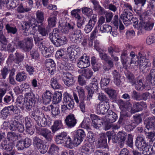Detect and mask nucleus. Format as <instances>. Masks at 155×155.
I'll list each match as a JSON object with an SVG mask.
<instances>
[{"mask_svg": "<svg viewBox=\"0 0 155 155\" xmlns=\"http://www.w3.org/2000/svg\"><path fill=\"white\" fill-rule=\"evenodd\" d=\"M63 102L65 104H67L69 108H72L74 107V102L68 93H65L64 94Z\"/></svg>", "mask_w": 155, "mask_h": 155, "instance_id": "obj_27", "label": "nucleus"}, {"mask_svg": "<svg viewBox=\"0 0 155 155\" xmlns=\"http://www.w3.org/2000/svg\"><path fill=\"white\" fill-rule=\"evenodd\" d=\"M31 117L34 119L36 123L35 126L36 131H37V127L40 129L45 128L42 127H45L47 124V121L45 117L44 114L38 110H35L32 111L30 114Z\"/></svg>", "mask_w": 155, "mask_h": 155, "instance_id": "obj_4", "label": "nucleus"}, {"mask_svg": "<svg viewBox=\"0 0 155 155\" xmlns=\"http://www.w3.org/2000/svg\"><path fill=\"white\" fill-rule=\"evenodd\" d=\"M78 72L87 79H89L91 78L93 74V72L92 70L88 68L84 69L79 70Z\"/></svg>", "mask_w": 155, "mask_h": 155, "instance_id": "obj_34", "label": "nucleus"}, {"mask_svg": "<svg viewBox=\"0 0 155 155\" xmlns=\"http://www.w3.org/2000/svg\"><path fill=\"white\" fill-rule=\"evenodd\" d=\"M127 108V110L133 114L141 111L143 107H146V104L143 102H140L134 103L132 107L131 104H129Z\"/></svg>", "mask_w": 155, "mask_h": 155, "instance_id": "obj_9", "label": "nucleus"}, {"mask_svg": "<svg viewBox=\"0 0 155 155\" xmlns=\"http://www.w3.org/2000/svg\"><path fill=\"white\" fill-rule=\"evenodd\" d=\"M62 126L63 125L61 120H56L51 128L53 134L55 133L56 131L62 128Z\"/></svg>", "mask_w": 155, "mask_h": 155, "instance_id": "obj_32", "label": "nucleus"}, {"mask_svg": "<svg viewBox=\"0 0 155 155\" xmlns=\"http://www.w3.org/2000/svg\"><path fill=\"white\" fill-rule=\"evenodd\" d=\"M90 117L92 120V125L94 127L98 129L103 124V120L102 118L98 117L95 114H91Z\"/></svg>", "mask_w": 155, "mask_h": 155, "instance_id": "obj_16", "label": "nucleus"}, {"mask_svg": "<svg viewBox=\"0 0 155 155\" xmlns=\"http://www.w3.org/2000/svg\"><path fill=\"white\" fill-rule=\"evenodd\" d=\"M37 133L40 135L42 136L45 139V141L47 142H51L52 140V136L51 132L46 128L40 129L37 127Z\"/></svg>", "mask_w": 155, "mask_h": 155, "instance_id": "obj_12", "label": "nucleus"}, {"mask_svg": "<svg viewBox=\"0 0 155 155\" xmlns=\"http://www.w3.org/2000/svg\"><path fill=\"white\" fill-rule=\"evenodd\" d=\"M20 137V135H17L14 133L8 132L7 134V138L9 141H14L18 140Z\"/></svg>", "mask_w": 155, "mask_h": 155, "instance_id": "obj_42", "label": "nucleus"}, {"mask_svg": "<svg viewBox=\"0 0 155 155\" xmlns=\"http://www.w3.org/2000/svg\"><path fill=\"white\" fill-rule=\"evenodd\" d=\"M100 30L103 32H110L111 33L112 31V27L109 25L105 24L101 26L100 27Z\"/></svg>", "mask_w": 155, "mask_h": 155, "instance_id": "obj_52", "label": "nucleus"}, {"mask_svg": "<svg viewBox=\"0 0 155 155\" xmlns=\"http://www.w3.org/2000/svg\"><path fill=\"white\" fill-rule=\"evenodd\" d=\"M58 12L55 11L51 13L50 16L47 19L48 25L51 27H53L55 26L56 23L57 16Z\"/></svg>", "mask_w": 155, "mask_h": 155, "instance_id": "obj_23", "label": "nucleus"}, {"mask_svg": "<svg viewBox=\"0 0 155 155\" xmlns=\"http://www.w3.org/2000/svg\"><path fill=\"white\" fill-rule=\"evenodd\" d=\"M98 146L100 148H106L108 146L107 137L104 134H101L98 140Z\"/></svg>", "mask_w": 155, "mask_h": 155, "instance_id": "obj_25", "label": "nucleus"}, {"mask_svg": "<svg viewBox=\"0 0 155 155\" xmlns=\"http://www.w3.org/2000/svg\"><path fill=\"white\" fill-rule=\"evenodd\" d=\"M51 113L53 117H54L58 115L60 113L58 105L53 106L51 105Z\"/></svg>", "mask_w": 155, "mask_h": 155, "instance_id": "obj_49", "label": "nucleus"}, {"mask_svg": "<svg viewBox=\"0 0 155 155\" xmlns=\"http://www.w3.org/2000/svg\"><path fill=\"white\" fill-rule=\"evenodd\" d=\"M25 67L27 71L30 75H32L34 74L35 71L34 68L31 65L27 64L25 65Z\"/></svg>", "mask_w": 155, "mask_h": 155, "instance_id": "obj_64", "label": "nucleus"}, {"mask_svg": "<svg viewBox=\"0 0 155 155\" xmlns=\"http://www.w3.org/2000/svg\"><path fill=\"white\" fill-rule=\"evenodd\" d=\"M149 120L146 125V128L148 131L146 130L144 132L146 138L150 139L149 144H151L155 135V118L154 117L150 118Z\"/></svg>", "mask_w": 155, "mask_h": 155, "instance_id": "obj_6", "label": "nucleus"}, {"mask_svg": "<svg viewBox=\"0 0 155 155\" xmlns=\"http://www.w3.org/2000/svg\"><path fill=\"white\" fill-rule=\"evenodd\" d=\"M24 57V55L23 54L16 52L14 55L12 54H10L9 58L12 60L15 63L19 64L23 60Z\"/></svg>", "mask_w": 155, "mask_h": 155, "instance_id": "obj_22", "label": "nucleus"}, {"mask_svg": "<svg viewBox=\"0 0 155 155\" xmlns=\"http://www.w3.org/2000/svg\"><path fill=\"white\" fill-rule=\"evenodd\" d=\"M98 52L100 57L101 60L107 62V61H108V59H111V58L107 54L104 53L102 50L99 51Z\"/></svg>", "mask_w": 155, "mask_h": 155, "instance_id": "obj_59", "label": "nucleus"}, {"mask_svg": "<svg viewBox=\"0 0 155 155\" xmlns=\"http://www.w3.org/2000/svg\"><path fill=\"white\" fill-rule=\"evenodd\" d=\"M98 83H95L94 84H91L90 86H86V89H89L90 91L94 92H96L98 90Z\"/></svg>", "mask_w": 155, "mask_h": 155, "instance_id": "obj_60", "label": "nucleus"}, {"mask_svg": "<svg viewBox=\"0 0 155 155\" xmlns=\"http://www.w3.org/2000/svg\"><path fill=\"white\" fill-rule=\"evenodd\" d=\"M63 144L64 146L66 147L72 148L73 147V142L69 136L64 141Z\"/></svg>", "mask_w": 155, "mask_h": 155, "instance_id": "obj_46", "label": "nucleus"}, {"mask_svg": "<svg viewBox=\"0 0 155 155\" xmlns=\"http://www.w3.org/2000/svg\"><path fill=\"white\" fill-rule=\"evenodd\" d=\"M83 34L80 30L77 29L73 31L70 36V40L74 43L81 42Z\"/></svg>", "mask_w": 155, "mask_h": 155, "instance_id": "obj_10", "label": "nucleus"}, {"mask_svg": "<svg viewBox=\"0 0 155 155\" xmlns=\"http://www.w3.org/2000/svg\"><path fill=\"white\" fill-rule=\"evenodd\" d=\"M132 16V13L126 10L121 15L120 18L122 20L124 24L127 26L130 24V20Z\"/></svg>", "mask_w": 155, "mask_h": 155, "instance_id": "obj_19", "label": "nucleus"}, {"mask_svg": "<svg viewBox=\"0 0 155 155\" xmlns=\"http://www.w3.org/2000/svg\"><path fill=\"white\" fill-rule=\"evenodd\" d=\"M26 78V75L23 71L18 73L16 75V80L20 82L25 81Z\"/></svg>", "mask_w": 155, "mask_h": 155, "instance_id": "obj_43", "label": "nucleus"}, {"mask_svg": "<svg viewBox=\"0 0 155 155\" xmlns=\"http://www.w3.org/2000/svg\"><path fill=\"white\" fill-rule=\"evenodd\" d=\"M109 103H100L97 105L96 111L98 114H104L109 110Z\"/></svg>", "mask_w": 155, "mask_h": 155, "instance_id": "obj_17", "label": "nucleus"}, {"mask_svg": "<svg viewBox=\"0 0 155 155\" xmlns=\"http://www.w3.org/2000/svg\"><path fill=\"white\" fill-rule=\"evenodd\" d=\"M54 48L53 46H50L47 48L45 45L41 46L39 50L41 51L43 56L45 58H48L51 56L52 54L54 52Z\"/></svg>", "mask_w": 155, "mask_h": 155, "instance_id": "obj_18", "label": "nucleus"}, {"mask_svg": "<svg viewBox=\"0 0 155 155\" xmlns=\"http://www.w3.org/2000/svg\"><path fill=\"white\" fill-rule=\"evenodd\" d=\"M33 38L35 43L37 46L38 49L43 45V41H42L43 38L41 37L38 36L37 34H34Z\"/></svg>", "mask_w": 155, "mask_h": 155, "instance_id": "obj_36", "label": "nucleus"}, {"mask_svg": "<svg viewBox=\"0 0 155 155\" xmlns=\"http://www.w3.org/2000/svg\"><path fill=\"white\" fill-rule=\"evenodd\" d=\"M94 146L90 143H87L81 147V150L82 152L87 155H90L94 152Z\"/></svg>", "mask_w": 155, "mask_h": 155, "instance_id": "obj_24", "label": "nucleus"}, {"mask_svg": "<svg viewBox=\"0 0 155 155\" xmlns=\"http://www.w3.org/2000/svg\"><path fill=\"white\" fill-rule=\"evenodd\" d=\"M134 64L135 66H139L140 70L143 71L146 68L150 66L151 63L147 60L144 53L140 52Z\"/></svg>", "mask_w": 155, "mask_h": 155, "instance_id": "obj_7", "label": "nucleus"}, {"mask_svg": "<svg viewBox=\"0 0 155 155\" xmlns=\"http://www.w3.org/2000/svg\"><path fill=\"white\" fill-rule=\"evenodd\" d=\"M25 101V99L22 96H19L17 97L16 100V105L20 108H22L24 107V104Z\"/></svg>", "mask_w": 155, "mask_h": 155, "instance_id": "obj_47", "label": "nucleus"}, {"mask_svg": "<svg viewBox=\"0 0 155 155\" xmlns=\"http://www.w3.org/2000/svg\"><path fill=\"white\" fill-rule=\"evenodd\" d=\"M64 121L66 125L68 128L74 127L77 123V120L74 115L71 114L66 117Z\"/></svg>", "mask_w": 155, "mask_h": 155, "instance_id": "obj_21", "label": "nucleus"}, {"mask_svg": "<svg viewBox=\"0 0 155 155\" xmlns=\"http://www.w3.org/2000/svg\"><path fill=\"white\" fill-rule=\"evenodd\" d=\"M12 43L14 44L16 48L21 49L25 52L29 51L33 46V40L31 38H27L20 41L17 38H15L12 41Z\"/></svg>", "mask_w": 155, "mask_h": 155, "instance_id": "obj_2", "label": "nucleus"}, {"mask_svg": "<svg viewBox=\"0 0 155 155\" xmlns=\"http://www.w3.org/2000/svg\"><path fill=\"white\" fill-rule=\"evenodd\" d=\"M143 135H139L136 139L135 146L140 150H142V154L149 155L150 153V150H152V148L149 146L148 143H147Z\"/></svg>", "mask_w": 155, "mask_h": 155, "instance_id": "obj_5", "label": "nucleus"}, {"mask_svg": "<svg viewBox=\"0 0 155 155\" xmlns=\"http://www.w3.org/2000/svg\"><path fill=\"white\" fill-rule=\"evenodd\" d=\"M130 58L127 56V50L123 51L121 55V60L123 64H126Z\"/></svg>", "mask_w": 155, "mask_h": 155, "instance_id": "obj_44", "label": "nucleus"}, {"mask_svg": "<svg viewBox=\"0 0 155 155\" xmlns=\"http://www.w3.org/2000/svg\"><path fill=\"white\" fill-rule=\"evenodd\" d=\"M105 92L108 94L110 97L113 99L115 98L116 97V91L114 90L107 88L105 89Z\"/></svg>", "mask_w": 155, "mask_h": 155, "instance_id": "obj_51", "label": "nucleus"}, {"mask_svg": "<svg viewBox=\"0 0 155 155\" xmlns=\"http://www.w3.org/2000/svg\"><path fill=\"white\" fill-rule=\"evenodd\" d=\"M68 54L65 55V51L62 49L58 50L56 56L58 58L61 59L66 62L69 60L72 62H75L76 59L80 55V48L76 45H72L69 47L67 49Z\"/></svg>", "mask_w": 155, "mask_h": 155, "instance_id": "obj_1", "label": "nucleus"}, {"mask_svg": "<svg viewBox=\"0 0 155 155\" xmlns=\"http://www.w3.org/2000/svg\"><path fill=\"white\" fill-rule=\"evenodd\" d=\"M49 38L53 44L57 47L65 45L68 42L66 37L61 35L57 28L54 29L52 32L50 34Z\"/></svg>", "mask_w": 155, "mask_h": 155, "instance_id": "obj_3", "label": "nucleus"}, {"mask_svg": "<svg viewBox=\"0 0 155 155\" xmlns=\"http://www.w3.org/2000/svg\"><path fill=\"white\" fill-rule=\"evenodd\" d=\"M76 89L78 94L80 100H84L85 98V93L84 89L81 87L77 86Z\"/></svg>", "mask_w": 155, "mask_h": 155, "instance_id": "obj_50", "label": "nucleus"}, {"mask_svg": "<svg viewBox=\"0 0 155 155\" xmlns=\"http://www.w3.org/2000/svg\"><path fill=\"white\" fill-rule=\"evenodd\" d=\"M85 137L84 131L82 129H79L77 130L74 137V143L77 145L80 144Z\"/></svg>", "mask_w": 155, "mask_h": 155, "instance_id": "obj_20", "label": "nucleus"}, {"mask_svg": "<svg viewBox=\"0 0 155 155\" xmlns=\"http://www.w3.org/2000/svg\"><path fill=\"white\" fill-rule=\"evenodd\" d=\"M126 78L128 81L133 85L135 83V79L133 74L130 72H128L126 74Z\"/></svg>", "mask_w": 155, "mask_h": 155, "instance_id": "obj_48", "label": "nucleus"}, {"mask_svg": "<svg viewBox=\"0 0 155 155\" xmlns=\"http://www.w3.org/2000/svg\"><path fill=\"white\" fill-rule=\"evenodd\" d=\"M117 135L118 137V143L120 148L122 147L127 137V134L125 132L120 131L118 133Z\"/></svg>", "mask_w": 155, "mask_h": 155, "instance_id": "obj_31", "label": "nucleus"}, {"mask_svg": "<svg viewBox=\"0 0 155 155\" xmlns=\"http://www.w3.org/2000/svg\"><path fill=\"white\" fill-rule=\"evenodd\" d=\"M135 89L137 90H143L146 88V86L143 82V80L140 79L135 81L134 84Z\"/></svg>", "mask_w": 155, "mask_h": 155, "instance_id": "obj_39", "label": "nucleus"}, {"mask_svg": "<svg viewBox=\"0 0 155 155\" xmlns=\"http://www.w3.org/2000/svg\"><path fill=\"white\" fill-rule=\"evenodd\" d=\"M52 95V94L50 91H46L42 95L43 103L45 104H49L51 101Z\"/></svg>", "mask_w": 155, "mask_h": 155, "instance_id": "obj_33", "label": "nucleus"}, {"mask_svg": "<svg viewBox=\"0 0 155 155\" xmlns=\"http://www.w3.org/2000/svg\"><path fill=\"white\" fill-rule=\"evenodd\" d=\"M36 21L38 24H42L44 21V12L38 11L36 13Z\"/></svg>", "mask_w": 155, "mask_h": 155, "instance_id": "obj_41", "label": "nucleus"}, {"mask_svg": "<svg viewBox=\"0 0 155 155\" xmlns=\"http://www.w3.org/2000/svg\"><path fill=\"white\" fill-rule=\"evenodd\" d=\"M62 99V94L61 93L58 92L54 94L53 97L54 102L58 103L61 101Z\"/></svg>", "mask_w": 155, "mask_h": 155, "instance_id": "obj_56", "label": "nucleus"}, {"mask_svg": "<svg viewBox=\"0 0 155 155\" xmlns=\"http://www.w3.org/2000/svg\"><path fill=\"white\" fill-rule=\"evenodd\" d=\"M51 85L54 89H59L61 87V85L57 81L56 78H53L50 80Z\"/></svg>", "mask_w": 155, "mask_h": 155, "instance_id": "obj_45", "label": "nucleus"}, {"mask_svg": "<svg viewBox=\"0 0 155 155\" xmlns=\"http://www.w3.org/2000/svg\"><path fill=\"white\" fill-rule=\"evenodd\" d=\"M30 55L32 58L34 59L38 58L39 56V54L37 49H33L31 51Z\"/></svg>", "mask_w": 155, "mask_h": 155, "instance_id": "obj_63", "label": "nucleus"}, {"mask_svg": "<svg viewBox=\"0 0 155 155\" xmlns=\"http://www.w3.org/2000/svg\"><path fill=\"white\" fill-rule=\"evenodd\" d=\"M146 79L151 83L155 85V69L150 70L149 75L147 77Z\"/></svg>", "mask_w": 155, "mask_h": 155, "instance_id": "obj_38", "label": "nucleus"}, {"mask_svg": "<svg viewBox=\"0 0 155 155\" xmlns=\"http://www.w3.org/2000/svg\"><path fill=\"white\" fill-rule=\"evenodd\" d=\"M5 137L2 139V141L0 145V149L7 151H10L13 150L14 144L12 142L8 141Z\"/></svg>", "mask_w": 155, "mask_h": 155, "instance_id": "obj_15", "label": "nucleus"}, {"mask_svg": "<svg viewBox=\"0 0 155 155\" xmlns=\"http://www.w3.org/2000/svg\"><path fill=\"white\" fill-rule=\"evenodd\" d=\"M117 118V114L112 111L109 110L106 116V121L109 123H111L115 122Z\"/></svg>", "mask_w": 155, "mask_h": 155, "instance_id": "obj_28", "label": "nucleus"}, {"mask_svg": "<svg viewBox=\"0 0 155 155\" xmlns=\"http://www.w3.org/2000/svg\"><path fill=\"white\" fill-rule=\"evenodd\" d=\"M63 80L65 85L68 87H72L75 83L74 77L71 74L68 73H64Z\"/></svg>", "mask_w": 155, "mask_h": 155, "instance_id": "obj_11", "label": "nucleus"}, {"mask_svg": "<svg viewBox=\"0 0 155 155\" xmlns=\"http://www.w3.org/2000/svg\"><path fill=\"white\" fill-rule=\"evenodd\" d=\"M130 24L133 23V26L135 28H136L137 29L139 30L138 31L137 34H139L140 32H141L142 28H143V24L140 21V23L138 24V20L137 18L136 17H132L130 19Z\"/></svg>", "mask_w": 155, "mask_h": 155, "instance_id": "obj_29", "label": "nucleus"}, {"mask_svg": "<svg viewBox=\"0 0 155 155\" xmlns=\"http://www.w3.org/2000/svg\"><path fill=\"white\" fill-rule=\"evenodd\" d=\"M16 108L15 109L13 106H10L4 108L1 111L0 117L3 119H5L7 117L13 113H15Z\"/></svg>", "mask_w": 155, "mask_h": 155, "instance_id": "obj_14", "label": "nucleus"}, {"mask_svg": "<svg viewBox=\"0 0 155 155\" xmlns=\"http://www.w3.org/2000/svg\"><path fill=\"white\" fill-rule=\"evenodd\" d=\"M40 34L42 36L45 37L48 35V33L46 29L45 25L44 24L37 25V30Z\"/></svg>", "mask_w": 155, "mask_h": 155, "instance_id": "obj_37", "label": "nucleus"}, {"mask_svg": "<svg viewBox=\"0 0 155 155\" xmlns=\"http://www.w3.org/2000/svg\"><path fill=\"white\" fill-rule=\"evenodd\" d=\"M35 105V104L32 103V102H29L25 100L24 104V107L27 110L30 111Z\"/></svg>", "mask_w": 155, "mask_h": 155, "instance_id": "obj_62", "label": "nucleus"}, {"mask_svg": "<svg viewBox=\"0 0 155 155\" xmlns=\"http://www.w3.org/2000/svg\"><path fill=\"white\" fill-rule=\"evenodd\" d=\"M154 42H155V33L148 36L146 40V42L148 45H150Z\"/></svg>", "mask_w": 155, "mask_h": 155, "instance_id": "obj_57", "label": "nucleus"}, {"mask_svg": "<svg viewBox=\"0 0 155 155\" xmlns=\"http://www.w3.org/2000/svg\"><path fill=\"white\" fill-rule=\"evenodd\" d=\"M18 0H10L7 5V7L8 9H12L17 6Z\"/></svg>", "mask_w": 155, "mask_h": 155, "instance_id": "obj_58", "label": "nucleus"}, {"mask_svg": "<svg viewBox=\"0 0 155 155\" xmlns=\"http://www.w3.org/2000/svg\"><path fill=\"white\" fill-rule=\"evenodd\" d=\"M5 29L8 33H10L13 34H15L17 32L16 28L13 26L12 25L7 24L5 25Z\"/></svg>", "mask_w": 155, "mask_h": 155, "instance_id": "obj_40", "label": "nucleus"}, {"mask_svg": "<svg viewBox=\"0 0 155 155\" xmlns=\"http://www.w3.org/2000/svg\"><path fill=\"white\" fill-rule=\"evenodd\" d=\"M12 71H15V69L13 68L10 69L8 66H4L0 71V75L2 77V79H5L8 74L11 73V72Z\"/></svg>", "mask_w": 155, "mask_h": 155, "instance_id": "obj_30", "label": "nucleus"}, {"mask_svg": "<svg viewBox=\"0 0 155 155\" xmlns=\"http://www.w3.org/2000/svg\"><path fill=\"white\" fill-rule=\"evenodd\" d=\"M77 64L78 66L81 68L88 67L90 65L89 57L84 55L82 56L78 60Z\"/></svg>", "mask_w": 155, "mask_h": 155, "instance_id": "obj_13", "label": "nucleus"}, {"mask_svg": "<svg viewBox=\"0 0 155 155\" xmlns=\"http://www.w3.org/2000/svg\"><path fill=\"white\" fill-rule=\"evenodd\" d=\"M59 150V148L58 146L53 144L51 145L48 151L50 153L54 154L55 153L57 154Z\"/></svg>", "mask_w": 155, "mask_h": 155, "instance_id": "obj_53", "label": "nucleus"}, {"mask_svg": "<svg viewBox=\"0 0 155 155\" xmlns=\"http://www.w3.org/2000/svg\"><path fill=\"white\" fill-rule=\"evenodd\" d=\"M22 29L25 30V33L29 31L35 32L37 31V25L36 24L35 19L31 18L28 21L24 22L21 26Z\"/></svg>", "mask_w": 155, "mask_h": 155, "instance_id": "obj_8", "label": "nucleus"}, {"mask_svg": "<svg viewBox=\"0 0 155 155\" xmlns=\"http://www.w3.org/2000/svg\"><path fill=\"white\" fill-rule=\"evenodd\" d=\"M25 100L35 104V103L39 100L38 96L35 95L32 92L27 93L25 94Z\"/></svg>", "mask_w": 155, "mask_h": 155, "instance_id": "obj_26", "label": "nucleus"}, {"mask_svg": "<svg viewBox=\"0 0 155 155\" xmlns=\"http://www.w3.org/2000/svg\"><path fill=\"white\" fill-rule=\"evenodd\" d=\"M112 74L113 75L114 82V84L117 86L120 85L121 83L120 74L116 70H114L112 72Z\"/></svg>", "mask_w": 155, "mask_h": 155, "instance_id": "obj_35", "label": "nucleus"}, {"mask_svg": "<svg viewBox=\"0 0 155 155\" xmlns=\"http://www.w3.org/2000/svg\"><path fill=\"white\" fill-rule=\"evenodd\" d=\"M31 10V8L30 7L24 8L23 5L21 4L19 5L17 8V11L20 13L28 12L30 11Z\"/></svg>", "mask_w": 155, "mask_h": 155, "instance_id": "obj_54", "label": "nucleus"}, {"mask_svg": "<svg viewBox=\"0 0 155 155\" xmlns=\"http://www.w3.org/2000/svg\"><path fill=\"white\" fill-rule=\"evenodd\" d=\"M82 11L83 14L88 16L91 15L93 13V11L91 9L86 7L82 8Z\"/></svg>", "mask_w": 155, "mask_h": 155, "instance_id": "obj_61", "label": "nucleus"}, {"mask_svg": "<svg viewBox=\"0 0 155 155\" xmlns=\"http://www.w3.org/2000/svg\"><path fill=\"white\" fill-rule=\"evenodd\" d=\"M45 65L46 69L49 68L51 67H55V64L54 61L51 59H47L45 61Z\"/></svg>", "mask_w": 155, "mask_h": 155, "instance_id": "obj_55", "label": "nucleus"}]
</instances>
